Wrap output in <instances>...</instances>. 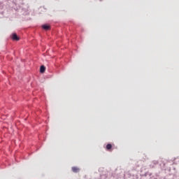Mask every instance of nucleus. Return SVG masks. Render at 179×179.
Listing matches in <instances>:
<instances>
[{"mask_svg":"<svg viewBox=\"0 0 179 179\" xmlns=\"http://www.w3.org/2000/svg\"><path fill=\"white\" fill-rule=\"evenodd\" d=\"M11 38L14 41H19V40H20V38H19V36H17V34H16V33H13L11 34Z\"/></svg>","mask_w":179,"mask_h":179,"instance_id":"obj_1","label":"nucleus"},{"mask_svg":"<svg viewBox=\"0 0 179 179\" xmlns=\"http://www.w3.org/2000/svg\"><path fill=\"white\" fill-rule=\"evenodd\" d=\"M71 170H72L73 173H79V171H80V169L76 166H73L71 168Z\"/></svg>","mask_w":179,"mask_h":179,"instance_id":"obj_3","label":"nucleus"},{"mask_svg":"<svg viewBox=\"0 0 179 179\" xmlns=\"http://www.w3.org/2000/svg\"><path fill=\"white\" fill-rule=\"evenodd\" d=\"M42 28L44 30H50V27L48 24H43V25H42Z\"/></svg>","mask_w":179,"mask_h":179,"instance_id":"obj_4","label":"nucleus"},{"mask_svg":"<svg viewBox=\"0 0 179 179\" xmlns=\"http://www.w3.org/2000/svg\"><path fill=\"white\" fill-rule=\"evenodd\" d=\"M157 164H159V161L157 160L152 161L150 165L151 169H153V167H155V166H157Z\"/></svg>","mask_w":179,"mask_h":179,"instance_id":"obj_2","label":"nucleus"},{"mask_svg":"<svg viewBox=\"0 0 179 179\" xmlns=\"http://www.w3.org/2000/svg\"><path fill=\"white\" fill-rule=\"evenodd\" d=\"M113 148V145L111 144H107L106 149L108 150H110Z\"/></svg>","mask_w":179,"mask_h":179,"instance_id":"obj_7","label":"nucleus"},{"mask_svg":"<svg viewBox=\"0 0 179 179\" xmlns=\"http://www.w3.org/2000/svg\"><path fill=\"white\" fill-rule=\"evenodd\" d=\"M40 72L41 73H44L45 72V67L44 65L41 66Z\"/></svg>","mask_w":179,"mask_h":179,"instance_id":"obj_5","label":"nucleus"},{"mask_svg":"<svg viewBox=\"0 0 179 179\" xmlns=\"http://www.w3.org/2000/svg\"><path fill=\"white\" fill-rule=\"evenodd\" d=\"M99 1H103V0H99Z\"/></svg>","mask_w":179,"mask_h":179,"instance_id":"obj_8","label":"nucleus"},{"mask_svg":"<svg viewBox=\"0 0 179 179\" xmlns=\"http://www.w3.org/2000/svg\"><path fill=\"white\" fill-rule=\"evenodd\" d=\"M99 179H107V175H106V174H102V175H101Z\"/></svg>","mask_w":179,"mask_h":179,"instance_id":"obj_6","label":"nucleus"}]
</instances>
